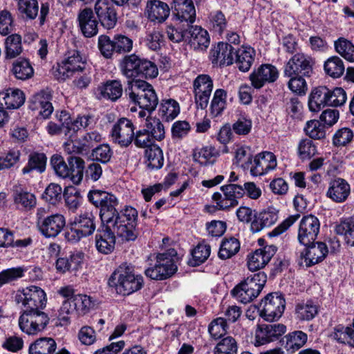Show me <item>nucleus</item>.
<instances>
[{"label":"nucleus","mask_w":354,"mask_h":354,"mask_svg":"<svg viewBox=\"0 0 354 354\" xmlns=\"http://www.w3.org/2000/svg\"><path fill=\"white\" fill-rule=\"evenodd\" d=\"M125 93L130 102L147 110L149 113L154 111L158 104L153 86L144 80H128Z\"/></svg>","instance_id":"f257e3e1"},{"label":"nucleus","mask_w":354,"mask_h":354,"mask_svg":"<svg viewBox=\"0 0 354 354\" xmlns=\"http://www.w3.org/2000/svg\"><path fill=\"white\" fill-rule=\"evenodd\" d=\"M119 67L122 74L129 80H140L137 77L154 78L158 74L154 63L136 54L125 55Z\"/></svg>","instance_id":"f03ea898"},{"label":"nucleus","mask_w":354,"mask_h":354,"mask_svg":"<svg viewBox=\"0 0 354 354\" xmlns=\"http://www.w3.org/2000/svg\"><path fill=\"white\" fill-rule=\"evenodd\" d=\"M137 217V210L127 207L105 224L115 236L121 238L122 241H134L138 236L136 228Z\"/></svg>","instance_id":"7ed1b4c3"},{"label":"nucleus","mask_w":354,"mask_h":354,"mask_svg":"<svg viewBox=\"0 0 354 354\" xmlns=\"http://www.w3.org/2000/svg\"><path fill=\"white\" fill-rule=\"evenodd\" d=\"M143 277L135 275L131 266L122 264L111 274L109 285L115 288L118 294L129 295L141 289L143 286Z\"/></svg>","instance_id":"20e7f679"},{"label":"nucleus","mask_w":354,"mask_h":354,"mask_svg":"<svg viewBox=\"0 0 354 354\" xmlns=\"http://www.w3.org/2000/svg\"><path fill=\"white\" fill-rule=\"evenodd\" d=\"M97 218L90 211L81 212L71 220L65 232V239L71 243H77L82 238L92 235L96 229Z\"/></svg>","instance_id":"39448f33"},{"label":"nucleus","mask_w":354,"mask_h":354,"mask_svg":"<svg viewBox=\"0 0 354 354\" xmlns=\"http://www.w3.org/2000/svg\"><path fill=\"white\" fill-rule=\"evenodd\" d=\"M68 164L62 156L55 154L51 157L50 165L56 174L63 178H68L74 184H79L83 178L84 161L80 157L70 156Z\"/></svg>","instance_id":"423d86ee"},{"label":"nucleus","mask_w":354,"mask_h":354,"mask_svg":"<svg viewBox=\"0 0 354 354\" xmlns=\"http://www.w3.org/2000/svg\"><path fill=\"white\" fill-rule=\"evenodd\" d=\"M48 214L49 208L39 207L37 209V227L45 237L55 238L66 226V218L60 213Z\"/></svg>","instance_id":"0eeeda50"},{"label":"nucleus","mask_w":354,"mask_h":354,"mask_svg":"<svg viewBox=\"0 0 354 354\" xmlns=\"http://www.w3.org/2000/svg\"><path fill=\"white\" fill-rule=\"evenodd\" d=\"M183 41L194 50L206 49L210 42L207 31L198 26L178 25V42Z\"/></svg>","instance_id":"6e6552de"},{"label":"nucleus","mask_w":354,"mask_h":354,"mask_svg":"<svg viewBox=\"0 0 354 354\" xmlns=\"http://www.w3.org/2000/svg\"><path fill=\"white\" fill-rule=\"evenodd\" d=\"M15 299L23 306V313L42 309L46 304V293L41 288L35 286L17 290Z\"/></svg>","instance_id":"1a4fd4ad"},{"label":"nucleus","mask_w":354,"mask_h":354,"mask_svg":"<svg viewBox=\"0 0 354 354\" xmlns=\"http://www.w3.org/2000/svg\"><path fill=\"white\" fill-rule=\"evenodd\" d=\"M49 322L48 314L39 309L23 313L19 318V326L28 335H37L44 330Z\"/></svg>","instance_id":"9d476101"},{"label":"nucleus","mask_w":354,"mask_h":354,"mask_svg":"<svg viewBox=\"0 0 354 354\" xmlns=\"http://www.w3.org/2000/svg\"><path fill=\"white\" fill-rule=\"evenodd\" d=\"M223 194L215 192L212 195V200L216 203L219 210H229L238 205V199L242 198L245 192L243 186L230 183L221 187Z\"/></svg>","instance_id":"9b49d317"},{"label":"nucleus","mask_w":354,"mask_h":354,"mask_svg":"<svg viewBox=\"0 0 354 354\" xmlns=\"http://www.w3.org/2000/svg\"><path fill=\"white\" fill-rule=\"evenodd\" d=\"M285 306V299L281 295L270 293L261 301L258 311L266 321L273 322L281 317Z\"/></svg>","instance_id":"f8f14e48"},{"label":"nucleus","mask_w":354,"mask_h":354,"mask_svg":"<svg viewBox=\"0 0 354 354\" xmlns=\"http://www.w3.org/2000/svg\"><path fill=\"white\" fill-rule=\"evenodd\" d=\"M314 65L311 57L302 53L295 54L284 65L283 75H303L310 77Z\"/></svg>","instance_id":"ddd939ff"},{"label":"nucleus","mask_w":354,"mask_h":354,"mask_svg":"<svg viewBox=\"0 0 354 354\" xmlns=\"http://www.w3.org/2000/svg\"><path fill=\"white\" fill-rule=\"evenodd\" d=\"M320 222L314 215L304 216L299 222L297 239L299 242L307 245L315 241L319 232Z\"/></svg>","instance_id":"4468645a"},{"label":"nucleus","mask_w":354,"mask_h":354,"mask_svg":"<svg viewBox=\"0 0 354 354\" xmlns=\"http://www.w3.org/2000/svg\"><path fill=\"white\" fill-rule=\"evenodd\" d=\"M113 142L122 147H128L133 140L134 126L131 120L126 118L119 119L111 131Z\"/></svg>","instance_id":"2eb2a0df"},{"label":"nucleus","mask_w":354,"mask_h":354,"mask_svg":"<svg viewBox=\"0 0 354 354\" xmlns=\"http://www.w3.org/2000/svg\"><path fill=\"white\" fill-rule=\"evenodd\" d=\"M86 58L77 50L68 52L65 59L59 66L58 72L61 78L65 80L73 75L77 72H84L86 70Z\"/></svg>","instance_id":"dca6fc26"},{"label":"nucleus","mask_w":354,"mask_h":354,"mask_svg":"<svg viewBox=\"0 0 354 354\" xmlns=\"http://www.w3.org/2000/svg\"><path fill=\"white\" fill-rule=\"evenodd\" d=\"M278 77V69L269 64L261 65L250 75L252 86L257 89L262 88L266 84L274 82Z\"/></svg>","instance_id":"f3484780"},{"label":"nucleus","mask_w":354,"mask_h":354,"mask_svg":"<svg viewBox=\"0 0 354 354\" xmlns=\"http://www.w3.org/2000/svg\"><path fill=\"white\" fill-rule=\"evenodd\" d=\"M235 48L228 43L218 42L209 52V59L214 66H230L234 61Z\"/></svg>","instance_id":"a211bd4d"},{"label":"nucleus","mask_w":354,"mask_h":354,"mask_svg":"<svg viewBox=\"0 0 354 354\" xmlns=\"http://www.w3.org/2000/svg\"><path fill=\"white\" fill-rule=\"evenodd\" d=\"M277 165V162L275 155L270 151H263L254 157L249 169L251 175L258 176L274 169Z\"/></svg>","instance_id":"6ab92c4d"},{"label":"nucleus","mask_w":354,"mask_h":354,"mask_svg":"<svg viewBox=\"0 0 354 354\" xmlns=\"http://www.w3.org/2000/svg\"><path fill=\"white\" fill-rule=\"evenodd\" d=\"M95 12L104 28L112 29L115 26L118 21L117 12L108 0H97Z\"/></svg>","instance_id":"aec40b11"},{"label":"nucleus","mask_w":354,"mask_h":354,"mask_svg":"<svg viewBox=\"0 0 354 354\" xmlns=\"http://www.w3.org/2000/svg\"><path fill=\"white\" fill-rule=\"evenodd\" d=\"M286 326L281 324H263L255 333L254 345L259 346L278 339L286 332Z\"/></svg>","instance_id":"412c9836"},{"label":"nucleus","mask_w":354,"mask_h":354,"mask_svg":"<svg viewBox=\"0 0 354 354\" xmlns=\"http://www.w3.org/2000/svg\"><path fill=\"white\" fill-rule=\"evenodd\" d=\"M51 100V91L49 88L43 89L32 95L30 106L32 110H39L40 115L44 118H48L53 111Z\"/></svg>","instance_id":"4be33fe9"},{"label":"nucleus","mask_w":354,"mask_h":354,"mask_svg":"<svg viewBox=\"0 0 354 354\" xmlns=\"http://www.w3.org/2000/svg\"><path fill=\"white\" fill-rule=\"evenodd\" d=\"M305 246L306 248L301 253V257L304 259L307 267H310L322 261L328 253V247L324 242L313 241Z\"/></svg>","instance_id":"5701e85b"},{"label":"nucleus","mask_w":354,"mask_h":354,"mask_svg":"<svg viewBox=\"0 0 354 354\" xmlns=\"http://www.w3.org/2000/svg\"><path fill=\"white\" fill-rule=\"evenodd\" d=\"M277 252L274 245H266L256 250L248 257V267L251 271L259 270L264 268Z\"/></svg>","instance_id":"b1692460"},{"label":"nucleus","mask_w":354,"mask_h":354,"mask_svg":"<svg viewBox=\"0 0 354 354\" xmlns=\"http://www.w3.org/2000/svg\"><path fill=\"white\" fill-rule=\"evenodd\" d=\"M95 247L98 252L108 254L111 253L115 245V236L108 229L106 224H102L95 234Z\"/></svg>","instance_id":"393cba45"},{"label":"nucleus","mask_w":354,"mask_h":354,"mask_svg":"<svg viewBox=\"0 0 354 354\" xmlns=\"http://www.w3.org/2000/svg\"><path fill=\"white\" fill-rule=\"evenodd\" d=\"M77 21L82 33L86 37H92L97 34L98 22L91 8H84L80 11Z\"/></svg>","instance_id":"a878e982"},{"label":"nucleus","mask_w":354,"mask_h":354,"mask_svg":"<svg viewBox=\"0 0 354 354\" xmlns=\"http://www.w3.org/2000/svg\"><path fill=\"white\" fill-rule=\"evenodd\" d=\"M350 193L351 187L348 182L343 178H337L330 182L326 196L333 201L340 203L348 198Z\"/></svg>","instance_id":"bb28decb"},{"label":"nucleus","mask_w":354,"mask_h":354,"mask_svg":"<svg viewBox=\"0 0 354 354\" xmlns=\"http://www.w3.org/2000/svg\"><path fill=\"white\" fill-rule=\"evenodd\" d=\"M169 8L166 3L159 0H150L147 2L145 14L153 22L162 23L169 17Z\"/></svg>","instance_id":"cd10ccee"},{"label":"nucleus","mask_w":354,"mask_h":354,"mask_svg":"<svg viewBox=\"0 0 354 354\" xmlns=\"http://www.w3.org/2000/svg\"><path fill=\"white\" fill-rule=\"evenodd\" d=\"M24 102V94L18 88H9L0 92V109H16Z\"/></svg>","instance_id":"c85d7f7f"},{"label":"nucleus","mask_w":354,"mask_h":354,"mask_svg":"<svg viewBox=\"0 0 354 354\" xmlns=\"http://www.w3.org/2000/svg\"><path fill=\"white\" fill-rule=\"evenodd\" d=\"M278 219V211L274 207H268L257 214L255 218L250 225V230L257 233L265 227H269L274 224Z\"/></svg>","instance_id":"c756f323"},{"label":"nucleus","mask_w":354,"mask_h":354,"mask_svg":"<svg viewBox=\"0 0 354 354\" xmlns=\"http://www.w3.org/2000/svg\"><path fill=\"white\" fill-rule=\"evenodd\" d=\"M94 116L91 114L78 115L75 119L66 122L65 135L69 138L82 129H86L95 124Z\"/></svg>","instance_id":"7c9ffc66"},{"label":"nucleus","mask_w":354,"mask_h":354,"mask_svg":"<svg viewBox=\"0 0 354 354\" xmlns=\"http://www.w3.org/2000/svg\"><path fill=\"white\" fill-rule=\"evenodd\" d=\"M328 93H329V88L326 86L314 88L308 99L310 111L318 112L325 106H328Z\"/></svg>","instance_id":"2f4dec72"},{"label":"nucleus","mask_w":354,"mask_h":354,"mask_svg":"<svg viewBox=\"0 0 354 354\" xmlns=\"http://www.w3.org/2000/svg\"><path fill=\"white\" fill-rule=\"evenodd\" d=\"M196 20V9L192 0H178V25L193 24Z\"/></svg>","instance_id":"473e14b6"},{"label":"nucleus","mask_w":354,"mask_h":354,"mask_svg":"<svg viewBox=\"0 0 354 354\" xmlns=\"http://www.w3.org/2000/svg\"><path fill=\"white\" fill-rule=\"evenodd\" d=\"M118 205L117 198L112 194L108 195L107 198L100 206V216L102 224L112 219L117 214H120L116 209Z\"/></svg>","instance_id":"72a5a7b5"},{"label":"nucleus","mask_w":354,"mask_h":354,"mask_svg":"<svg viewBox=\"0 0 354 354\" xmlns=\"http://www.w3.org/2000/svg\"><path fill=\"white\" fill-rule=\"evenodd\" d=\"M236 64L241 71L247 72L254 60L255 51L252 48H242L234 50Z\"/></svg>","instance_id":"f704fd0d"},{"label":"nucleus","mask_w":354,"mask_h":354,"mask_svg":"<svg viewBox=\"0 0 354 354\" xmlns=\"http://www.w3.org/2000/svg\"><path fill=\"white\" fill-rule=\"evenodd\" d=\"M12 71L15 77L21 80H26L34 75V69L30 61L25 58H19L12 64Z\"/></svg>","instance_id":"c9c22d12"},{"label":"nucleus","mask_w":354,"mask_h":354,"mask_svg":"<svg viewBox=\"0 0 354 354\" xmlns=\"http://www.w3.org/2000/svg\"><path fill=\"white\" fill-rule=\"evenodd\" d=\"M335 232L344 236L346 243L354 246V216L342 219L335 227Z\"/></svg>","instance_id":"e433bc0d"},{"label":"nucleus","mask_w":354,"mask_h":354,"mask_svg":"<svg viewBox=\"0 0 354 354\" xmlns=\"http://www.w3.org/2000/svg\"><path fill=\"white\" fill-rule=\"evenodd\" d=\"M146 164L149 169H159L164 163L163 153L158 145L151 146L145 149Z\"/></svg>","instance_id":"4c0bfd02"},{"label":"nucleus","mask_w":354,"mask_h":354,"mask_svg":"<svg viewBox=\"0 0 354 354\" xmlns=\"http://www.w3.org/2000/svg\"><path fill=\"white\" fill-rule=\"evenodd\" d=\"M56 346V342L53 338L41 337L30 346L29 354H52Z\"/></svg>","instance_id":"58836bf2"},{"label":"nucleus","mask_w":354,"mask_h":354,"mask_svg":"<svg viewBox=\"0 0 354 354\" xmlns=\"http://www.w3.org/2000/svg\"><path fill=\"white\" fill-rule=\"evenodd\" d=\"M122 86L119 80L107 81L100 88L102 96L111 101H115L119 99L122 94Z\"/></svg>","instance_id":"ea45409f"},{"label":"nucleus","mask_w":354,"mask_h":354,"mask_svg":"<svg viewBox=\"0 0 354 354\" xmlns=\"http://www.w3.org/2000/svg\"><path fill=\"white\" fill-rule=\"evenodd\" d=\"M17 10L23 18L34 19L38 15L39 4L37 0H16Z\"/></svg>","instance_id":"a19ab883"},{"label":"nucleus","mask_w":354,"mask_h":354,"mask_svg":"<svg viewBox=\"0 0 354 354\" xmlns=\"http://www.w3.org/2000/svg\"><path fill=\"white\" fill-rule=\"evenodd\" d=\"M46 163V157L45 154L40 153H32L29 156L28 164L23 168L22 173L27 174L32 171L42 173L45 170Z\"/></svg>","instance_id":"79ce46f5"},{"label":"nucleus","mask_w":354,"mask_h":354,"mask_svg":"<svg viewBox=\"0 0 354 354\" xmlns=\"http://www.w3.org/2000/svg\"><path fill=\"white\" fill-rule=\"evenodd\" d=\"M326 73L333 78L340 77L345 71V66L341 58L337 56L329 57L324 64Z\"/></svg>","instance_id":"37998d69"},{"label":"nucleus","mask_w":354,"mask_h":354,"mask_svg":"<svg viewBox=\"0 0 354 354\" xmlns=\"http://www.w3.org/2000/svg\"><path fill=\"white\" fill-rule=\"evenodd\" d=\"M285 348L287 351L295 352L302 347L307 341V335L301 330H296L286 335Z\"/></svg>","instance_id":"c03bdc74"},{"label":"nucleus","mask_w":354,"mask_h":354,"mask_svg":"<svg viewBox=\"0 0 354 354\" xmlns=\"http://www.w3.org/2000/svg\"><path fill=\"white\" fill-rule=\"evenodd\" d=\"M231 295L237 301L243 304H248L258 297L255 290L249 288L242 282L236 285L232 290Z\"/></svg>","instance_id":"a18cd8bd"},{"label":"nucleus","mask_w":354,"mask_h":354,"mask_svg":"<svg viewBox=\"0 0 354 354\" xmlns=\"http://www.w3.org/2000/svg\"><path fill=\"white\" fill-rule=\"evenodd\" d=\"M227 92L224 89L218 88L214 91L210 104V113L213 117H218L222 114L226 107Z\"/></svg>","instance_id":"49530a36"},{"label":"nucleus","mask_w":354,"mask_h":354,"mask_svg":"<svg viewBox=\"0 0 354 354\" xmlns=\"http://www.w3.org/2000/svg\"><path fill=\"white\" fill-rule=\"evenodd\" d=\"M240 249V243L234 237H230L223 241L218 253L221 259H227L235 255Z\"/></svg>","instance_id":"de8ad7c7"},{"label":"nucleus","mask_w":354,"mask_h":354,"mask_svg":"<svg viewBox=\"0 0 354 354\" xmlns=\"http://www.w3.org/2000/svg\"><path fill=\"white\" fill-rule=\"evenodd\" d=\"M13 199L17 205L21 206L26 209L33 208L37 203L36 197L33 194L21 189L15 191Z\"/></svg>","instance_id":"09e8293b"},{"label":"nucleus","mask_w":354,"mask_h":354,"mask_svg":"<svg viewBox=\"0 0 354 354\" xmlns=\"http://www.w3.org/2000/svg\"><path fill=\"white\" fill-rule=\"evenodd\" d=\"M6 57L12 59L22 52L21 37L18 34H12L6 39Z\"/></svg>","instance_id":"8fccbe9b"},{"label":"nucleus","mask_w":354,"mask_h":354,"mask_svg":"<svg viewBox=\"0 0 354 354\" xmlns=\"http://www.w3.org/2000/svg\"><path fill=\"white\" fill-rule=\"evenodd\" d=\"M237 342L231 337H223L214 348V354H237Z\"/></svg>","instance_id":"3c124183"},{"label":"nucleus","mask_w":354,"mask_h":354,"mask_svg":"<svg viewBox=\"0 0 354 354\" xmlns=\"http://www.w3.org/2000/svg\"><path fill=\"white\" fill-rule=\"evenodd\" d=\"M295 311L297 317L302 321L313 319L318 313L317 306L312 301L297 304Z\"/></svg>","instance_id":"603ef678"},{"label":"nucleus","mask_w":354,"mask_h":354,"mask_svg":"<svg viewBox=\"0 0 354 354\" xmlns=\"http://www.w3.org/2000/svg\"><path fill=\"white\" fill-rule=\"evenodd\" d=\"M267 281V276L263 272H258L249 275L245 279L241 281L249 288L255 290L257 294L259 295Z\"/></svg>","instance_id":"864d4df0"},{"label":"nucleus","mask_w":354,"mask_h":354,"mask_svg":"<svg viewBox=\"0 0 354 354\" xmlns=\"http://www.w3.org/2000/svg\"><path fill=\"white\" fill-rule=\"evenodd\" d=\"M334 45L337 53L345 59L354 62V46L350 41L344 38H339L335 41Z\"/></svg>","instance_id":"5fc2aeb1"},{"label":"nucleus","mask_w":354,"mask_h":354,"mask_svg":"<svg viewBox=\"0 0 354 354\" xmlns=\"http://www.w3.org/2000/svg\"><path fill=\"white\" fill-rule=\"evenodd\" d=\"M176 255L177 252L174 248H170L166 252L158 254V258L161 259V261L163 263L162 266H160L161 270H165L166 271L168 269L171 270V271L168 270V277H171L177 269L175 266Z\"/></svg>","instance_id":"6e6d98bb"},{"label":"nucleus","mask_w":354,"mask_h":354,"mask_svg":"<svg viewBox=\"0 0 354 354\" xmlns=\"http://www.w3.org/2000/svg\"><path fill=\"white\" fill-rule=\"evenodd\" d=\"M159 111L166 121L173 120L177 116V102L173 99L162 100Z\"/></svg>","instance_id":"4d7b16f0"},{"label":"nucleus","mask_w":354,"mask_h":354,"mask_svg":"<svg viewBox=\"0 0 354 354\" xmlns=\"http://www.w3.org/2000/svg\"><path fill=\"white\" fill-rule=\"evenodd\" d=\"M217 152L214 147L206 146L201 149L198 152L194 153V159L201 165H207L214 162V157Z\"/></svg>","instance_id":"13d9d810"},{"label":"nucleus","mask_w":354,"mask_h":354,"mask_svg":"<svg viewBox=\"0 0 354 354\" xmlns=\"http://www.w3.org/2000/svg\"><path fill=\"white\" fill-rule=\"evenodd\" d=\"M226 320L223 317H218L211 322L208 327L210 335L215 339L225 337L227 332Z\"/></svg>","instance_id":"bf43d9fd"},{"label":"nucleus","mask_w":354,"mask_h":354,"mask_svg":"<svg viewBox=\"0 0 354 354\" xmlns=\"http://www.w3.org/2000/svg\"><path fill=\"white\" fill-rule=\"evenodd\" d=\"M306 134L312 139L320 140L325 138L324 126L318 120L308 121L304 128Z\"/></svg>","instance_id":"052dcab7"},{"label":"nucleus","mask_w":354,"mask_h":354,"mask_svg":"<svg viewBox=\"0 0 354 354\" xmlns=\"http://www.w3.org/2000/svg\"><path fill=\"white\" fill-rule=\"evenodd\" d=\"M235 159L237 165L245 169H248L252 163V156L250 148L245 146L237 147L235 152Z\"/></svg>","instance_id":"680f3d73"},{"label":"nucleus","mask_w":354,"mask_h":354,"mask_svg":"<svg viewBox=\"0 0 354 354\" xmlns=\"http://www.w3.org/2000/svg\"><path fill=\"white\" fill-rule=\"evenodd\" d=\"M210 246L207 245L198 244L192 251V260L191 263L193 266H199L204 263L210 254Z\"/></svg>","instance_id":"e2e57ef3"},{"label":"nucleus","mask_w":354,"mask_h":354,"mask_svg":"<svg viewBox=\"0 0 354 354\" xmlns=\"http://www.w3.org/2000/svg\"><path fill=\"white\" fill-rule=\"evenodd\" d=\"M290 77V80L288 82V86L291 91L297 93L299 95H304L306 94L308 87L304 77L303 75H292L286 76Z\"/></svg>","instance_id":"0e129e2a"},{"label":"nucleus","mask_w":354,"mask_h":354,"mask_svg":"<svg viewBox=\"0 0 354 354\" xmlns=\"http://www.w3.org/2000/svg\"><path fill=\"white\" fill-rule=\"evenodd\" d=\"M146 129L153 139L161 140L165 137L164 126L158 119L150 118L147 120Z\"/></svg>","instance_id":"69168bd1"},{"label":"nucleus","mask_w":354,"mask_h":354,"mask_svg":"<svg viewBox=\"0 0 354 354\" xmlns=\"http://www.w3.org/2000/svg\"><path fill=\"white\" fill-rule=\"evenodd\" d=\"M194 91H204L205 93H212L213 81L208 75H199L193 82Z\"/></svg>","instance_id":"338daca9"},{"label":"nucleus","mask_w":354,"mask_h":354,"mask_svg":"<svg viewBox=\"0 0 354 354\" xmlns=\"http://www.w3.org/2000/svg\"><path fill=\"white\" fill-rule=\"evenodd\" d=\"M113 156V151L109 145H100L93 149L91 152V157L94 160L102 163H107Z\"/></svg>","instance_id":"774afa93"}]
</instances>
